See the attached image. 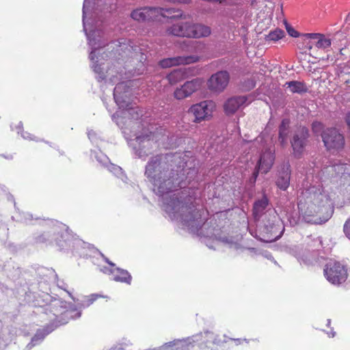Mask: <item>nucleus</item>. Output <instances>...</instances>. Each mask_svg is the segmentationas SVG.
Returning <instances> with one entry per match:
<instances>
[{
	"instance_id": "1",
	"label": "nucleus",
	"mask_w": 350,
	"mask_h": 350,
	"mask_svg": "<svg viewBox=\"0 0 350 350\" xmlns=\"http://www.w3.org/2000/svg\"><path fill=\"white\" fill-rule=\"evenodd\" d=\"M167 156L152 157L145 167V176L152 184L153 191L161 198L162 208L172 221H176L183 228L200 237L215 240L216 244H228L230 247L234 242L227 237H217L212 227L213 220H206L204 210L188 206L172 191L178 187L184 188L187 183L183 180L184 174L170 170Z\"/></svg>"
},
{
	"instance_id": "2",
	"label": "nucleus",
	"mask_w": 350,
	"mask_h": 350,
	"mask_svg": "<svg viewBox=\"0 0 350 350\" xmlns=\"http://www.w3.org/2000/svg\"><path fill=\"white\" fill-rule=\"evenodd\" d=\"M127 83H120L114 88V100L122 110L113 114L111 118L122 130L125 138L130 141L129 144L134 150L135 154L139 158L145 159L152 153L154 139H156L157 137L152 131L144 129L139 131V123L135 120L142 116V111L137 107H130L131 90Z\"/></svg>"
},
{
	"instance_id": "3",
	"label": "nucleus",
	"mask_w": 350,
	"mask_h": 350,
	"mask_svg": "<svg viewBox=\"0 0 350 350\" xmlns=\"http://www.w3.org/2000/svg\"><path fill=\"white\" fill-rule=\"evenodd\" d=\"M89 1L90 0H85L83 5V30L91 49L89 55L91 67L97 75L98 79L103 80L110 75L107 69L109 63H107V59L105 57H111L120 59L116 55L117 53L122 58L132 56V54L136 52L137 47L132 45V42L126 38L106 44L105 33L101 27V23L99 21L90 23L87 19Z\"/></svg>"
},
{
	"instance_id": "4",
	"label": "nucleus",
	"mask_w": 350,
	"mask_h": 350,
	"mask_svg": "<svg viewBox=\"0 0 350 350\" xmlns=\"http://www.w3.org/2000/svg\"><path fill=\"white\" fill-rule=\"evenodd\" d=\"M328 197L321 192L310 193L306 203L299 202L298 206L300 216L306 223L312 224H321L328 220L329 216L321 217L320 212L328 204Z\"/></svg>"
},
{
	"instance_id": "5",
	"label": "nucleus",
	"mask_w": 350,
	"mask_h": 350,
	"mask_svg": "<svg viewBox=\"0 0 350 350\" xmlns=\"http://www.w3.org/2000/svg\"><path fill=\"white\" fill-rule=\"evenodd\" d=\"M191 349L198 345L201 350H219L227 340L223 336L210 329H204L195 335L188 337Z\"/></svg>"
},
{
	"instance_id": "6",
	"label": "nucleus",
	"mask_w": 350,
	"mask_h": 350,
	"mask_svg": "<svg viewBox=\"0 0 350 350\" xmlns=\"http://www.w3.org/2000/svg\"><path fill=\"white\" fill-rule=\"evenodd\" d=\"M81 310L79 304L77 306H75L59 300H55L50 306V311L55 317V327L67 323L70 319L79 318Z\"/></svg>"
},
{
	"instance_id": "7",
	"label": "nucleus",
	"mask_w": 350,
	"mask_h": 350,
	"mask_svg": "<svg viewBox=\"0 0 350 350\" xmlns=\"http://www.w3.org/2000/svg\"><path fill=\"white\" fill-rule=\"evenodd\" d=\"M182 15L180 10L174 8L145 7L136 9L131 14V17L137 21H146L159 19L160 16L174 18Z\"/></svg>"
},
{
	"instance_id": "8",
	"label": "nucleus",
	"mask_w": 350,
	"mask_h": 350,
	"mask_svg": "<svg viewBox=\"0 0 350 350\" xmlns=\"http://www.w3.org/2000/svg\"><path fill=\"white\" fill-rule=\"evenodd\" d=\"M71 237L68 228L64 224L58 221H52L50 230L45 232L38 239L40 242L55 243L60 247L67 245Z\"/></svg>"
},
{
	"instance_id": "9",
	"label": "nucleus",
	"mask_w": 350,
	"mask_h": 350,
	"mask_svg": "<svg viewBox=\"0 0 350 350\" xmlns=\"http://www.w3.org/2000/svg\"><path fill=\"white\" fill-rule=\"evenodd\" d=\"M324 275L329 282L334 285H338L346 281L347 270L340 262L330 261L325 265Z\"/></svg>"
},
{
	"instance_id": "10",
	"label": "nucleus",
	"mask_w": 350,
	"mask_h": 350,
	"mask_svg": "<svg viewBox=\"0 0 350 350\" xmlns=\"http://www.w3.org/2000/svg\"><path fill=\"white\" fill-rule=\"evenodd\" d=\"M215 108L216 104L214 101L206 100L193 105L189 108V113L194 116L195 122H200L211 118Z\"/></svg>"
},
{
	"instance_id": "11",
	"label": "nucleus",
	"mask_w": 350,
	"mask_h": 350,
	"mask_svg": "<svg viewBox=\"0 0 350 350\" xmlns=\"http://www.w3.org/2000/svg\"><path fill=\"white\" fill-rule=\"evenodd\" d=\"M102 257L104 258L105 262L109 265V267L99 265L98 269L100 271L105 274L111 275V280L116 282L126 283V284H131L132 277L126 270L116 267L114 263L109 261L107 258L104 257L103 255H102Z\"/></svg>"
},
{
	"instance_id": "12",
	"label": "nucleus",
	"mask_w": 350,
	"mask_h": 350,
	"mask_svg": "<svg viewBox=\"0 0 350 350\" xmlns=\"http://www.w3.org/2000/svg\"><path fill=\"white\" fill-rule=\"evenodd\" d=\"M322 139L325 146L329 150H338L343 148L345 139L343 135L336 129L329 128L324 130Z\"/></svg>"
},
{
	"instance_id": "13",
	"label": "nucleus",
	"mask_w": 350,
	"mask_h": 350,
	"mask_svg": "<svg viewBox=\"0 0 350 350\" xmlns=\"http://www.w3.org/2000/svg\"><path fill=\"white\" fill-rule=\"evenodd\" d=\"M230 75L227 71H218L213 74L208 79V89L213 93L220 94L227 88Z\"/></svg>"
},
{
	"instance_id": "14",
	"label": "nucleus",
	"mask_w": 350,
	"mask_h": 350,
	"mask_svg": "<svg viewBox=\"0 0 350 350\" xmlns=\"http://www.w3.org/2000/svg\"><path fill=\"white\" fill-rule=\"evenodd\" d=\"M308 135V130L304 126H300L295 132L291 141L295 157H299L302 155Z\"/></svg>"
},
{
	"instance_id": "15",
	"label": "nucleus",
	"mask_w": 350,
	"mask_h": 350,
	"mask_svg": "<svg viewBox=\"0 0 350 350\" xmlns=\"http://www.w3.org/2000/svg\"><path fill=\"white\" fill-rule=\"evenodd\" d=\"M274 152V148H266L260 155L258 163V170L253 174L254 181L256 180L259 172L266 174L270 170L275 160Z\"/></svg>"
},
{
	"instance_id": "16",
	"label": "nucleus",
	"mask_w": 350,
	"mask_h": 350,
	"mask_svg": "<svg viewBox=\"0 0 350 350\" xmlns=\"http://www.w3.org/2000/svg\"><path fill=\"white\" fill-rule=\"evenodd\" d=\"M92 157H94L102 166L106 167L110 172L120 178L123 182L126 181V177L124 174L122 168L116 165L111 163L107 156L103 154L101 151L98 150L92 152Z\"/></svg>"
},
{
	"instance_id": "17",
	"label": "nucleus",
	"mask_w": 350,
	"mask_h": 350,
	"mask_svg": "<svg viewBox=\"0 0 350 350\" xmlns=\"http://www.w3.org/2000/svg\"><path fill=\"white\" fill-rule=\"evenodd\" d=\"M198 59L199 57L196 55L178 56L163 59L160 61L159 64L162 68H169L180 64H189L198 62Z\"/></svg>"
},
{
	"instance_id": "18",
	"label": "nucleus",
	"mask_w": 350,
	"mask_h": 350,
	"mask_svg": "<svg viewBox=\"0 0 350 350\" xmlns=\"http://www.w3.org/2000/svg\"><path fill=\"white\" fill-rule=\"evenodd\" d=\"M304 40L310 39L312 41L307 43L308 49L310 50L312 48V45L315 46L319 49H327L331 46V40L325 38L323 34L320 33H306L304 35Z\"/></svg>"
},
{
	"instance_id": "19",
	"label": "nucleus",
	"mask_w": 350,
	"mask_h": 350,
	"mask_svg": "<svg viewBox=\"0 0 350 350\" xmlns=\"http://www.w3.org/2000/svg\"><path fill=\"white\" fill-rule=\"evenodd\" d=\"M191 25L190 22H178L169 27L166 32L169 35L190 38Z\"/></svg>"
},
{
	"instance_id": "20",
	"label": "nucleus",
	"mask_w": 350,
	"mask_h": 350,
	"mask_svg": "<svg viewBox=\"0 0 350 350\" xmlns=\"http://www.w3.org/2000/svg\"><path fill=\"white\" fill-rule=\"evenodd\" d=\"M244 96L232 97L226 100L224 104V110L227 114H232L247 102Z\"/></svg>"
},
{
	"instance_id": "21",
	"label": "nucleus",
	"mask_w": 350,
	"mask_h": 350,
	"mask_svg": "<svg viewBox=\"0 0 350 350\" xmlns=\"http://www.w3.org/2000/svg\"><path fill=\"white\" fill-rule=\"evenodd\" d=\"M291 178V170L288 163L284 165L279 172L276 180L277 186L282 190L285 191L289 186Z\"/></svg>"
},
{
	"instance_id": "22",
	"label": "nucleus",
	"mask_w": 350,
	"mask_h": 350,
	"mask_svg": "<svg viewBox=\"0 0 350 350\" xmlns=\"http://www.w3.org/2000/svg\"><path fill=\"white\" fill-rule=\"evenodd\" d=\"M211 33V30L209 27L202 24L191 23L190 38H200L207 37Z\"/></svg>"
},
{
	"instance_id": "23",
	"label": "nucleus",
	"mask_w": 350,
	"mask_h": 350,
	"mask_svg": "<svg viewBox=\"0 0 350 350\" xmlns=\"http://www.w3.org/2000/svg\"><path fill=\"white\" fill-rule=\"evenodd\" d=\"M268 204L269 200L265 195H263L261 199H259L254 202L253 215L255 219H259L262 215Z\"/></svg>"
},
{
	"instance_id": "24",
	"label": "nucleus",
	"mask_w": 350,
	"mask_h": 350,
	"mask_svg": "<svg viewBox=\"0 0 350 350\" xmlns=\"http://www.w3.org/2000/svg\"><path fill=\"white\" fill-rule=\"evenodd\" d=\"M53 330V328L50 329H40L34 336L31 338V342L27 345V350L31 349L33 347L39 345L44 340L45 336Z\"/></svg>"
},
{
	"instance_id": "25",
	"label": "nucleus",
	"mask_w": 350,
	"mask_h": 350,
	"mask_svg": "<svg viewBox=\"0 0 350 350\" xmlns=\"http://www.w3.org/2000/svg\"><path fill=\"white\" fill-rule=\"evenodd\" d=\"M186 77L185 69L178 68L172 71L167 77L170 84H176Z\"/></svg>"
},
{
	"instance_id": "26",
	"label": "nucleus",
	"mask_w": 350,
	"mask_h": 350,
	"mask_svg": "<svg viewBox=\"0 0 350 350\" xmlns=\"http://www.w3.org/2000/svg\"><path fill=\"white\" fill-rule=\"evenodd\" d=\"M290 121L288 119H284L282 121L279 130V141L282 146L286 145V139L288 135V128Z\"/></svg>"
},
{
	"instance_id": "27",
	"label": "nucleus",
	"mask_w": 350,
	"mask_h": 350,
	"mask_svg": "<svg viewBox=\"0 0 350 350\" xmlns=\"http://www.w3.org/2000/svg\"><path fill=\"white\" fill-rule=\"evenodd\" d=\"M350 165L346 163H336L326 167L327 172H335L336 174H344L349 173Z\"/></svg>"
},
{
	"instance_id": "28",
	"label": "nucleus",
	"mask_w": 350,
	"mask_h": 350,
	"mask_svg": "<svg viewBox=\"0 0 350 350\" xmlns=\"http://www.w3.org/2000/svg\"><path fill=\"white\" fill-rule=\"evenodd\" d=\"M285 85H286L287 88L293 93H302L307 90L306 85L299 81H293L286 82Z\"/></svg>"
},
{
	"instance_id": "29",
	"label": "nucleus",
	"mask_w": 350,
	"mask_h": 350,
	"mask_svg": "<svg viewBox=\"0 0 350 350\" xmlns=\"http://www.w3.org/2000/svg\"><path fill=\"white\" fill-rule=\"evenodd\" d=\"M202 84V80L200 79H194L191 81H188L185 82L183 85L185 88L187 89L191 95L199 90Z\"/></svg>"
},
{
	"instance_id": "30",
	"label": "nucleus",
	"mask_w": 350,
	"mask_h": 350,
	"mask_svg": "<svg viewBox=\"0 0 350 350\" xmlns=\"http://www.w3.org/2000/svg\"><path fill=\"white\" fill-rule=\"evenodd\" d=\"M132 342L127 338H122L120 342L113 345L109 350H131Z\"/></svg>"
},
{
	"instance_id": "31",
	"label": "nucleus",
	"mask_w": 350,
	"mask_h": 350,
	"mask_svg": "<svg viewBox=\"0 0 350 350\" xmlns=\"http://www.w3.org/2000/svg\"><path fill=\"white\" fill-rule=\"evenodd\" d=\"M276 226L274 225V224H272L269 226L265 225L264 226L263 231H265L267 234H270V236H268V239L266 240V241L268 242L274 241L280 237V235H276Z\"/></svg>"
},
{
	"instance_id": "32",
	"label": "nucleus",
	"mask_w": 350,
	"mask_h": 350,
	"mask_svg": "<svg viewBox=\"0 0 350 350\" xmlns=\"http://www.w3.org/2000/svg\"><path fill=\"white\" fill-rule=\"evenodd\" d=\"M101 295L98 294H92L88 297H85L83 300L79 303L80 308H85L92 305L98 297Z\"/></svg>"
},
{
	"instance_id": "33",
	"label": "nucleus",
	"mask_w": 350,
	"mask_h": 350,
	"mask_svg": "<svg viewBox=\"0 0 350 350\" xmlns=\"http://www.w3.org/2000/svg\"><path fill=\"white\" fill-rule=\"evenodd\" d=\"M174 97L178 100H182L191 96L189 91L185 88L183 85L180 88H177L174 93Z\"/></svg>"
},
{
	"instance_id": "34",
	"label": "nucleus",
	"mask_w": 350,
	"mask_h": 350,
	"mask_svg": "<svg viewBox=\"0 0 350 350\" xmlns=\"http://www.w3.org/2000/svg\"><path fill=\"white\" fill-rule=\"evenodd\" d=\"M284 36V31L279 29H276L275 30L271 31L269 33V35L267 36V40L277 41V40L281 39L282 38H283Z\"/></svg>"
},
{
	"instance_id": "35",
	"label": "nucleus",
	"mask_w": 350,
	"mask_h": 350,
	"mask_svg": "<svg viewBox=\"0 0 350 350\" xmlns=\"http://www.w3.org/2000/svg\"><path fill=\"white\" fill-rule=\"evenodd\" d=\"M312 129L313 133L317 135H321L322 136V133L324 131H323V125L320 122H314L312 124Z\"/></svg>"
},
{
	"instance_id": "36",
	"label": "nucleus",
	"mask_w": 350,
	"mask_h": 350,
	"mask_svg": "<svg viewBox=\"0 0 350 350\" xmlns=\"http://www.w3.org/2000/svg\"><path fill=\"white\" fill-rule=\"evenodd\" d=\"M223 338H224L226 340H227V342L228 340H233L235 342L236 345H240L242 344L243 341H245L246 343H248L250 340H247L246 338L245 339H241V338H232L228 337L226 335H223Z\"/></svg>"
},
{
	"instance_id": "37",
	"label": "nucleus",
	"mask_w": 350,
	"mask_h": 350,
	"mask_svg": "<svg viewBox=\"0 0 350 350\" xmlns=\"http://www.w3.org/2000/svg\"><path fill=\"white\" fill-rule=\"evenodd\" d=\"M23 218L22 219L23 221L27 224H33V216L31 214L29 213H23Z\"/></svg>"
},
{
	"instance_id": "38",
	"label": "nucleus",
	"mask_w": 350,
	"mask_h": 350,
	"mask_svg": "<svg viewBox=\"0 0 350 350\" xmlns=\"http://www.w3.org/2000/svg\"><path fill=\"white\" fill-rule=\"evenodd\" d=\"M21 137L25 139L32 140V141H36V142L39 141L37 139V137L33 136L31 134L27 133V132H23L21 133Z\"/></svg>"
},
{
	"instance_id": "39",
	"label": "nucleus",
	"mask_w": 350,
	"mask_h": 350,
	"mask_svg": "<svg viewBox=\"0 0 350 350\" xmlns=\"http://www.w3.org/2000/svg\"><path fill=\"white\" fill-rule=\"evenodd\" d=\"M344 232L346 236L350 239V218L347 219L344 225Z\"/></svg>"
},
{
	"instance_id": "40",
	"label": "nucleus",
	"mask_w": 350,
	"mask_h": 350,
	"mask_svg": "<svg viewBox=\"0 0 350 350\" xmlns=\"http://www.w3.org/2000/svg\"><path fill=\"white\" fill-rule=\"evenodd\" d=\"M286 30H287L288 33L291 36L294 37V38H296L298 36V32L296 30H295L293 27L286 25Z\"/></svg>"
},
{
	"instance_id": "41",
	"label": "nucleus",
	"mask_w": 350,
	"mask_h": 350,
	"mask_svg": "<svg viewBox=\"0 0 350 350\" xmlns=\"http://www.w3.org/2000/svg\"><path fill=\"white\" fill-rule=\"evenodd\" d=\"M88 135L92 142H95L96 139V133L92 130L88 131Z\"/></svg>"
},
{
	"instance_id": "42",
	"label": "nucleus",
	"mask_w": 350,
	"mask_h": 350,
	"mask_svg": "<svg viewBox=\"0 0 350 350\" xmlns=\"http://www.w3.org/2000/svg\"><path fill=\"white\" fill-rule=\"evenodd\" d=\"M11 127L12 130L16 131L18 134L23 131V123L21 122H18L14 128L12 126Z\"/></svg>"
},
{
	"instance_id": "43",
	"label": "nucleus",
	"mask_w": 350,
	"mask_h": 350,
	"mask_svg": "<svg viewBox=\"0 0 350 350\" xmlns=\"http://www.w3.org/2000/svg\"><path fill=\"white\" fill-rule=\"evenodd\" d=\"M345 122L348 126V128H349V130L350 131V113H348L347 115H346V117H345Z\"/></svg>"
},
{
	"instance_id": "44",
	"label": "nucleus",
	"mask_w": 350,
	"mask_h": 350,
	"mask_svg": "<svg viewBox=\"0 0 350 350\" xmlns=\"http://www.w3.org/2000/svg\"><path fill=\"white\" fill-rule=\"evenodd\" d=\"M263 141V137L262 136H259L258 137L255 141L253 142V145H256L257 144H259V143H262Z\"/></svg>"
},
{
	"instance_id": "45",
	"label": "nucleus",
	"mask_w": 350,
	"mask_h": 350,
	"mask_svg": "<svg viewBox=\"0 0 350 350\" xmlns=\"http://www.w3.org/2000/svg\"><path fill=\"white\" fill-rule=\"evenodd\" d=\"M327 335L330 338H334L336 335V332L332 330L330 332H327Z\"/></svg>"
},
{
	"instance_id": "46",
	"label": "nucleus",
	"mask_w": 350,
	"mask_h": 350,
	"mask_svg": "<svg viewBox=\"0 0 350 350\" xmlns=\"http://www.w3.org/2000/svg\"><path fill=\"white\" fill-rule=\"evenodd\" d=\"M5 346V342L0 338V350H1Z\"/></svg>"
},
{
	"instance_id": "47",
	"label": "nucleus",
	"mask_w": 350,
	"mask_h": 350,
	"mask_svg": "<svg viewBox=\"0 0 350 350\" xmlns=\"http://www.w3.org/2000/svg\"><path fill=\"white\" fill-rule=\"evenodd\" d=\"M8 159H12L13 158V156L12 154H9L7 157H5Z\"/></svg>"
},
{
	"instance_id": "48",
	"label": "nucleus",
	"mask_w": 350,
	"mask_h": 350,
	"mask_svg": "<svg viewBox=\"0 0 350 350\" xmlns=\"http://www.w3.org/2000/svg\"><path fill=\"white\" fill-rule=\"evenodd\" d=\"M205 243H206V245H207L209 248L215 249V247H213V246H212V245H209L207 241H206Z\"/></svg>"
},
{
	"instance_id": "49",
	"label": "nucleus",
	"mask_w": 350,
	"mask_h": 350,
	"mask_svg": "<svg viewBox=\"0 0 350 350\" xmlns=\"http://www.w3.org/2000/svg\"><path fill=\"white\" fill-rule=\"evenodd\" d=\"M331 323V320L330 319H327V326H329Z\"/></svg>"
},
{
	"instance_id": "50",
	"label": "nucleus",
	"mask_w": 350,
	"mask_h": 350,
	"mask_svg": "<svg viewBox=\"0 0 350 350\" xmlns=\"http://www.w3.org/2000/svg\"><path fill=\"white\" fill-rule=\"evenodd\" d=\"M252 340L258 342V340L256 339H256H252Z\"/></svg>"
}]
</instances>
